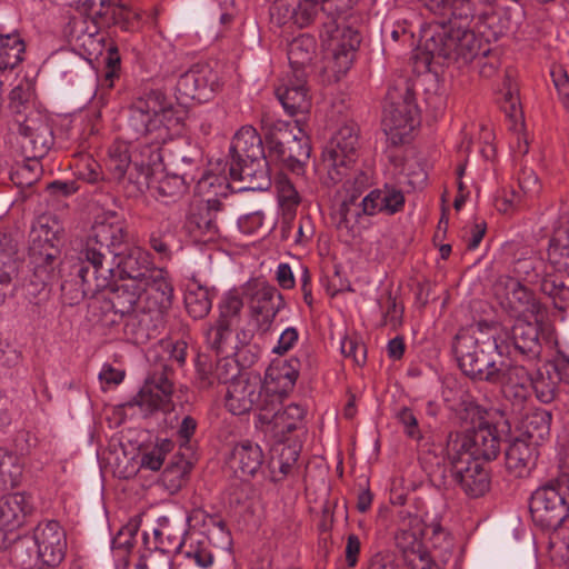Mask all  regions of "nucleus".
Segmentation results:
<instances>
[{"label":"nucleus","instance_id":"3","mask_svg":"<svg viewBox=\"0 0 569 569\" xmlns=\"http://www.w3.org/2000/svg\"><path fill=\"white\" fill-rule=\"evenodd\" d=\"M298 371L288 362L271 366L266 371V397L260 407L258 419L270 425L277 432L296 430L306 416V409L298 403H290L281 409V399L296 385Z\"/></svg>","mask_w":569,"mask_h":569},{"label":"nucleus","instance_id":"34","mask_svg":"<svg viewBox=\"0 0 569 569\" xmlns=\"http://www.w3.org/2000/svg\"><path fill=\"white\" fill-rule=\"evenodd\" d=\"M264 157L262 140L257 130L244 126L234 134L230 144V159Z\"/></svg>","mask_w":569,"mask_h":569},{"label":"nucleus","instance_id":"63","mask_svg":"<svg viewBox=\"0 0 569 569\" xmlns=\"http://www.w3.org/2000/svg\"><path fill=\"white\" fill-rule=\"evenodd\" d=\"M402 313L403 308L397 303L396 299L391 295H389L382 317L383 325L397 328L401 323Z\"/></svg>","mask_w":569,"mask_h":569},{"label":"nucleus","instance_id":"36","mask_svg":"<svg viewBox=\"0 0 569 569\" xmlns=\"http://www.w3.org/2000/svg\"><path fill=\"white\" fill-rule=\"evenodd\" d=\"M446 457L452 469L478 461L473 455L471 440L467 432L450 433L446 447Z\"/></svg>","mask_w":569,"mask_h":569},{"label":"nucleus","instance_id":"17","mask_svg":"<svg viewBox=\"0 0 569 569\" xmlns=\"http://www.w3.org/2000/svg\"><path fill=\"white\" fill-rule=\"evenodd\" d=\"M220 77L208 64H196L182 73L177 82L179 94L197 102H208L221 89Z\"/></svg>","mask_w":569,"mask_h":569},{"label":"nucleus","instance_id":"62","mask_svg":"<svg viewBox=\"0 0 569 569\" xmlns=\"http://www.w3.org/2000/svg\"><path fill=\"white\" fill-rule=\"evenodd\" d=\"M263 224V213L261 211L244 214L238 219V228L244 234L257 233Z\"/></svg>","mask_w":569,"mask_h":569},{"label":"nucleus","instance_id":"39","mask_svg":"<svg viewBox=\"0 0 569 569\" xmlns=\"http://www.w3.org/2000/svg\"><path fill=\"white\" fill-rule=\"evenodd\" d=\"M31 237V256L38 261L44 260L46 262L51 263L58 254V249L53 244L54 233L50 232L46 224L40 223L38 228L32 230Z\"/></svg>","mask_w":569,"mask_h":569},{"label":"nucleus","instance_id":"41","mask_svg":"<svg viewBox=\"0 0 569 569\" xmlns=\"http://www.w3.org/2000/svg\"><path fill=\"white\" fill-rule=\"evenodd\" d=\"M551 415L546 410H537L527 415L522 425L527 440L532 445L542 441L550 431Z\"/></svg>","mask_w":569,"mask_h":569},{"label":"nucleus","instance_id":"61","mask_svg":"<svg viewBox=\"0 0 569 569\" xmlns=\"http://www.w3.org/2000/svg\"><path fill=\"white\" fill-rule=\"evenodd\" d=\"M518 183L525 194H537L540 191L538 176L531 169H521L518 176Z\"/></svg>","mask_w":569,"mask_h":569},{"label":"nucleus","instance_id":"54","mask_svg":"<svg viewBox=\"0 0 569 569\" xmlns=\"http://www.w3.org/2000/svg\"><path fill=\"white\" fill-rule=\"evenodd\" d=\"M81 9L93 22V31L89 33V36H93L97 32V24L99 20H102L108 16L110 10V1L109 0H81Z\"/></svg>","mask_w":569,"mask_h":569},{"label":"nucleus","instance_id":"35","mask_svg":"<svg viewBox=\"0 0 569 569\" xmlns=\"http://www.w3.org/2000/svg\"><path fill=\"white\" fill-rule=\"evenodd\" d=\"M317 43L313 37L300 34L288 46V60L291 73L306 72L316 53Z\"/></svg>","mask_w":569,"mask_h":569},{"label":"nucleus","instance_id":"45","mask_svg":"<svg viewBox=\"0 0 569 569\" xmlns=\"http://www.w3.org/2000/svg\"><path fill=\"white\" fill-rule=\"evenodd\" d=\"M243 299L236 290L228 291L219 303L218 319L233 327L241 315Z\"/></svg>","mask_w":569,"mask_h":569},{"label":"nucleus","instance_id":"28","mask_svg":"<svg viewBox=\"0 0 569 569\" xmlns=\"http://www.w3.org/2000/svg\"><path fill=\"white\" fill-rule=\"evenodd\" d=\"M536 447L526 439H515L506 450V468L515 477L523 478L529 476L536 466Z\"/></svg>","mask_w":569,"mask_h":569},{"label":"nucleus","instance_id":"51","mask_svg":"<svg viewBox=\"0 0 569 569\" xmlns=\"http://www.w3.org/2000/svg\"><path fill=\"white\" fill-rule=\"evenodd\" d=\"M190 466L184 460L171 463L163 470L162 481L168 489L176 491L186 482Z\"/></svg>","mask_w":569,"mask_h":569},{"label":"nucleus","instance_id":"23","mask_svg":"<svg viewBox=\"0 0 569 569\" xmlns=\"http://www.w3.org/2000/svg\"><path fill=\"white\" fill-rule=\"evenodd\" d=\"M498 340L506 339L511 355L518 352L521 355L537 356L540 352L539 325L525 319H517L511 330H501L497 335Z\"/></svg>","mask_w":569,"mask_h":569},{"label":"nucleus","instance_id":"43","mask_svg":"<svg viewBox=\"0 0 569 569\" xmlns=\"http://www.w3.org/2000/svg\"><path fill=\"white\" fill-rule=\"evenodd\" d=\"M548 266L557 273L569 272V239L552 237L547 250Z\"/></svg>","mask_w":569,"mask_h":569},{"label":"nucleus","instance_id":"38","mask_svg":"<svg viewBox=\"0 0 569 569\" xmlns=\"http://www.w3.org/2000/svg\"><path fill=\"white\" fill-rule=\"evenodd\" d=\"M507 298L511 303H517L521 312H528L538 316L541 311V305L535 298L533 293L520 283L518 279L509 278L506 282Z\"/></svg>","mask_w":569,"mask_h":569},{"label":"nucleus","instance_id":"14","mask_svg":"<svg viewBox=\"0 0 569 569\" xmlns=\"http://www.w3.org/2000/svg\"><path fill=\"white\" fill-rule=\"evenodd\" d=\"M262 392L266 393V380L262 383L259 375L243 372L227 387L226 407L233 415L247 413L253 407L260 411Z\"/></svg>","mask_w":569,"mask_h":569},{"label":"nucleus","instance_id":"26","mask_svg":"<svg viewBox=\"0 0 569 569\" xmlns=\"http://www.w3.org/2000/svg\"><path fill=\"white\" fill-rule=\"evenodd\" d=\"M221 203L213 199L208 206L192 210L187 217L186 229L196 240L211 241L219 234L217 212Z\"/></svg>","mask_w":569,"mask_h":569},{"label":"nucleus","instance_id":"10","mask_svg":"<svg viewBox=\"0 0 569 569\" xmlns=\"http://www.w3.org/2000/svg\"><path fill=\"white\" fill-rule=\"evenodd\" d=\"M418 121L415 93L407 81L391 87L387 92L383 109V130L392 143H402Z\"/></svg>","mask_w":569,"mask_h":569},{"label":"nucleus","instance_id":"19","mask_svg":"<svg viewBox=\"0 0 569 569\" xmlns=\"http://www.w3.org/2000/svg\"><path fill=\"white\" fill-rule=\"evenodd\" d=\"M510 357L499 359L487 382L499 386L506 398L521 403L529 393L532 377L523 366L513 363Z\"/></svg>","mask_w":569,"mask_h":569},{"label":"nucleus","instance_id":"16","mask_svg":"<svg viewBox=\"0 0 569 569\" xmlns=\"http://www.w3.org/2000/svg\"><path fill=\"white\" fill-rule=\"evenodd\" d=\"M17 126L22 137L21 146L30 157L42 158L53 146L52 128L40 111L30 110L23 119L19 118Z\"/></svg>","mask_w":569,"mask_h":569},{"label":"nucleus","instance_id":"12","mask_svg":"<svg viewBox=\"0 0 569 569\" xmlns=\"http://www.w3.org/2000/svg\"><path fill=\"white\" fill-rule=\"evenodd\" d=\"M147 286L143 282L128 280L111 289L104 303L113 310L114 315L132 317L140 323L152 322L156 325L162 320L169 309L149 310L150 300H147Z\"/></svg>","mask_w":569,"mask_h":569},{"label":"nucleus","instance_id":"20","mask_svg":"<svg viewBox=\"0 0 569 569\" xmlns=\"http://www.w3.org/2000/svg\"><path fill=\"white\" fill-rule=\"evenodd\" d=\"M173 383L170 379V370L167 365L162 371H154L144 382L139 393L134 397V403L146 413L153 411H169L172 407Z\"/></svg>","mask_w":569,"mask_h":569},{"label":"nucleus","instance_id":"27","mask_svg":"<svg viewBox=\"0 0 569 569\" xmlns=\"http://www.w3.org/2000/svg\"><path fill=\"white\" fill-rule=\"evenodd\" d=\"M263 461L261 447L251 440L238 442L230 453V466L240 478L253 477L261 469Z\"/></svg>","mask_w":569,"mask_h":569},{"label":"nucleus","instance_id":"5","mask_svg":"<svg viewBox=\"0 0 569 569\" xmlns=\"http://www.w3.org/2000/svg\"><path fill=\"white\" fill-rule=\"evenodd\" d=\"M406 198L401 189L386 183L382 188L371 190L359 204L355 199L346 200L338 211L337 230L346 241L356 239L360 232V219L379 213L393 216L403 210Z\"/></svg>","mask_w":569,"mask_h":569},{"label":"nucleus","instance_id":"21","mask_svg":"<svg viewBox=\"0 0 569 569\" xmlns=\"http://www.w3.org/2000/svg\"><path fill=\"white\" fill-rule=\"evenodd\" d=\"M232 181L241 182L240 190H267L271 186L268 161L264 157L234 158L229 161Z\"/></svg>","mask_w":569,"mask_h":569},{"label":"nucleus","instance_id":"32","mask_svg":"<svg viewBox=\"0 0 569 569\" xmlns=\"http://www.w3.org/2000/svg\"><path fill=\"white\" fill-rule=\"evenodd\" d=\"M216 297V290L200 283L196 278H191L186 283L183 302L187 312L193 319H203L212 308V301Z\"/></svg>","mask_w":569,"mask_h":569},{"label":"nucleus","instance_id":"9","mask_svg":"<svg viewBox=\"0 0 569 569\" xmlns=\"http://www.w3.org/2000/svg\"><path fill=\"white\" fill-rule=\"evenodd\" d=\"M358 147L359 138L356 127L341 126L322 152L320 171L325 184H337L349 176L358 158Z\"/></svg>","mask_w":569,"mask_h":569},{"label":"nucleus","instance_id":"42","mask_svg":"<svg viewBox=\"0 0 569 569\" xmlns=\"http://www.w3.org/2000/svg\"><path fill=\"white\" fill-rule=\"evenodd\" d=\"M32 87L29 81L23 80L17 84L9 94V109L14 114V123L19 118L23 119L30 110H36L31 104Z\"/></svg>","mask_w":569,"mask_h":569},{"label":"nucleus","instance_id":"1","mask_svg":"<svg viewBox=\"0 0 569 569\" xmlns=\"http://www.w3.org/2000/svg\"><path fill=\"white\" fill-rule=\"evenodd\" d=\"M186 116V110L160 90H150L132 102L129 126L137 139H146L142 153L150 152L148 162L136 163L138 174H130L134 183L148 182L150 166L161 162L160 144L181 133Z\"/></svg>","mask_w":569,"mask_h":569},{"label":"nucleus","instance_id":"64","mask_svg":"<svg viewBox=\"0 0 569 569\" xmlns=\"http://www.w3.org/2000/svg\"><path fill=\"white\" fill-rule=\"evenodd\" d=\"M298 338L299 332L297 328L288 327L281 332L277 345L272 349V352L279 356L287 353L297 343Z\"/></svg>","mask_w":569,"mask_h":569},{"label":"nucleus","instance_id":"58","mask_svg":"<svg viewBox=\"0 0 569 569\" xmlns=\"http://www.w3.org/2000/svg\"><path fill=\"white\" fill-rule=\"evenodd\" d=\"M277 190L282 206L290 209L299 204V193L287 178L282 177L277 180Z\"/></svg>","mask_w":569,"mask_h":569},{"label":"nucleus","instance_id":"55","mask_svg":"<svg viewBox=\"0 0 569 569\" xmlns=\"http://www.w3.org/2000/svg\"><path fill=\"white\" fill-rule=\"evenodd\" d=\"M240 375L242 373L233 359L223 357L216 362L214 381L229 386L230 381L238 378Z\"/></svg>","mask_w":569,"mask_h":569},{"label":"nucleus","instance_id":"44","mask_svg":"<svg viewBox=\"0 0 569 569\" xmlns=\"http://www.w3.org/2000/svg\"><path fill=\"white\" fill-rule=\"evenodd\" d=\"M288 142L287 168L292 172L300 173L310 157L311 148L306 138L298 137L293 133L291 140Z\"/></svg>","mask_w":569,"mask_h":569},{"label":"nucleus","instance_id":"46","mask_svg":"<svg viewBox=\"0 0 569 569\" xmlns=\"http://www.w3.org/2000/svg\"><path fill=\"white\" fill-rule=\"evenodd\" d=\"M548 266L538 257L518 259L513 264V272L526 281L537 282Z\"/></svg>","mask_w":569,"mask_h":569},{"label":"nucleus","instance_id":"6","mask_svg":"<svg viewBox=\"0 0 569 569\" xmlns=\"http://www.w3.org/2000/svg\"><path fill=\"white\" fill-rule=\"evenodd\" d=\"M453 352L460 369L471 379L488 381L500 358L511 356L506 339L497 336L481 340L467 329L460 330L453 341Z\"/></svg>","mask_w":569,"mask_h":569},{"label":"nucleus","instance_id":"30","mask_svg":"<svg viewBox=\"0 0 569 569\" xmlns=\"http://www.w3.org/2000/svg\"><path fill=\"white\" fill-rule=\"evenodd\" d=\"M262 129L266 130V142L269 154L281 161L287 167L288 146L292 137V132L288 130L290 123L282 120H274L272 117L264 114L261 119Z\"/></svg>","mask_w":569,"mask_h":569},{"label":"nucleus","instance_id":"48","mask_svg":"<svg viewBox=\"0 0 569 569\" xmlns=\"http://www.w3.org/2000/svg\"><path fill=\"white\" fill-rule=\"evenodd\" d=\"M232 332V326L217 319L213 325H209L204 331V337L208 346L217 351L222 352L227 341Z\"/></svg>","mask_w":569,"mask_h":569},{"label":"nucleus","instance_id":"22","mask_svg":"<svg viewBox=\"0 0 569 569\" xmlns=\"http://www.w3.org/2000/svg\"><path fill=\"white\" fill-rule=\"evenodd\" d=\"M306 78V72L288 74L276 89L279 101L290 116L307 113L311 108Z\"/></svg>","mask_w":569,"mask_h":569},{"label":"nucleus","instance_id":"11","mask_svg":"<svg viewBox=\"0 0 569 569\" xmlns=\"http://www.w3.org/2000/svg\"><path fill=\"white\" fill-rule=\"evenodd\" d=\"M249 321L261 335L271 330L277 315L286 307L283 296L266 281L249 280L242 286Z\"/></svg>","mask_w":569,"mask_h":569},{"label":"nucleus","instance_id":"50","mask_svg":"<svg viewBox=\"0 0 569 569\" xmlns=\"http://www.w3.org/2000/svg\"><path fill=\"white\" fill-rule=\"evenodd\" d=\"M322 7V0H300L293 10L292 19L300 28L308 27L318 17Z\"/></svg>","mask_w":569,"mask_h":569},{"label":"nucleus","instance_id":"60","mask_svg":"<svg viewBox=\"0 0 569 569\" xmlns=\"http://www.w3.org/2000/svg\"><path fill=\"white\" fill-rule=\"evenodd\" d=\"M341 352L345 357L352 359L357 365L366 362L367 349L365 345L353 338H345L341 341Z\"/></svg>","mask_w":569,"mask_h":569},{"label":"nucleus","instance_id":"8","mask_svg":"<svg viewBox=\"0 0 569 569\" xmlns=\"http://www.w3.org/2000/svg\"><path fill=\"white\" fill-rule=\"evenodd\" d=\"M351 9L346 0H322V13L328 21L323 22L320 33L325 48L332 54L331 69L337 77L343 76L352 66L355 52L361 38L351 27H340L336 16Z\"/></svg>","mask_w":569,"mask_h":569},{"label":"nucleus","instance_id":"7","mask_svg":"<svg viewBox=\"0 0 569 569\" xmlns=\"http://www.w3.org/2000/svg\"><path fill=\"white\" fill-rule=\"evenodd\" d=\"M150 253L134 247L118 262L121 278L137 280L147 286V300L149 309L158 311L160 309H170L173 299V287L168 280L167 272L162 269L152 268Z\"/></svg>","mask_w":569,"mask_h":569},{"label":"nucleus","instance_id":"53","mask_svg":"<svg viewBox=\"0 0 569 569\" xmlns=\"http://www.w3.org/2000/svg\"><path fill=\"white\" fill-rule=\"evenodd\" d=\"M172 449L170 440H162L159 445L154 446L151 450L143 453L141 466L150 470H159L164 461L166 455Z\"/></svg>","mask_w":569,"mask_h":569},{"label":"nucleus","instance_id":"49","mask_svg":"<svg viewBox=\"0 0 569 569\" xmlns=\"http://www.w3.org/2000/svg\"><path fill=\"white\" fill-rule=\"evenodd\" d=\"M530 387L533 389L537 399L542 403H550L556 398L557 381L549 373L537 372Z\"/></svg>","mask_w":569,"mask_h":569},{"label":"nucleus","instance_id":"33","mask_svg":"<svg viewBox=\"0 0 569 569\" xmlns=\"http://www.w3.org/2000/svg\"><path fill=\"white\" fill-rule=\"evenodd\" d=\"M467 433L478 461L480 459L490 461L498 457L500 452V436L495 426L481 423L478 428L467 431Z\"/></svg>","mask_w":569,"mask_h":569},{"label":"nucleus","instance_id":"37","mask_svg":"<svg viewBox=\"0 0 569 569\" xmlns=\"http://www.w3.org/2000/svg\"><path fill=\"white\" fill-rule=\"evenodd\" d=\"M26 43L19 33H0V70H12L23 61Z\"/></svg>","mask_w":569,"mask_h":569},{"label":"nucleus","instance_id":"24","mask_svg":"<svg viewBox=\"0 0 569 569\" xmlns=\"http://www.w3.org/2000/svg\"><path fill=\"white\" fill-rule=\"evenodd\" d=\"M143 148H144V146L141 147V149H143ZM140 154L142 157V159L140 161H138V160L132 161L131 156L129 153L128 146H126L123 143H114L110 147L109 159H108V164H107L108 170L110 171V173L112 174V178L114 180L121 182L126 179V176L128 173V181L131 182L139 191H141L144 187H150V184L153 183V181H152L153 167L158 166L160 163V162H158L157 164H151L150 166V174L148 177V182L146 184L138 186L137 183H134V181H132L130 179V174H131V172H132L133 177H136L138 174V171L136 169V163L140 164V163H142V161L148 162L150 152L146 151L144 153H142V150H140Z\"/></svg>","mask_w":569,"mask_h":569},{"label":"nucleus","instance_id":"13","mask_svg":"<svg viewBox=\"0 0 569 569\" xmlns=\"http://www.w3.org/2000/svg\"><path fill=\"white\" fill-rule=\"evenodd\" d=\"M562 491L553 483L538 488L531 496L530 513L532 520L547 529H556L568 516L569 507Z\"/></svg>","mask_w":569,"mask_h":569},{"label":"nucleus","instance_id":"31","mask_svg":"<svg viewBox=\"0 0 569 569\" xmlns=\"http://www.w3.org/2000/svg\"><path fill=\"white\" fill-rule=\"evenodd\" d=\"M421 2L431 13L452 21H469L476 16L486 17V13L479 11L472 0H421Z\"/></svg>","mask_w":569,"mask_h":569},{"label":"nucleus","instance_id":"57","mask_svg":"<svg viewBox=\"0 0 569 569\" xmlns=\"http://www.w3.org/2000/svg\"><path fill=\"white\" fill-rule=\"evenodd\" d=\"M173 236L167 230H154L149 238L150 247L163 259L171 258V240Z\"/></svg>","mask_w":569,"mask_h":569},{"label":"nucleus","instance_id":"2","mask_svg":"<svg viewBox=\"0 0 569 569\" xmlns=\"http://www.w3.org/2000/svg\"><path fill=\"white\" fill-rule=\"evenodd\" d=\"M126 237L123 221H101L93 226L92 234L80 253L81 262L76 266L81 282V297L94 296L112 284L116 273L112 264L103 263L104 250L117 254L114 250L124 242Z\"/></svg>","mask_w":569,"mask_h":569},{"label":"nucleus","instance_id":"29","mask_svg":"<svg viewBox=\"0 0 569 569\" xmlns=\"http://www.w3.org/2000/svg\"><path fill=\"white\" fill-rule=\"evenodd\" d=\"M452 475L462 491L471 498L481 497L489 490V472L480 461L455 468Z\"/></svg>","mask_w":569,"mask_h":569},{"label":"nucleus","instance_id":"52","mask_svg":"<svg viewBox=\"0 0 569 569\" xmlns=\"http://www.w3.org/2000/svg\"><path fill=\"white\" fill-rule=\"evenodd\" d=\"M186 558L193 561L200 568H209L213 563V555L210 549L209 542L206 539L190 543L189 548L184 551Z\"/></svg>","mask_w":569,"mask_h":569},{"label":"nucleus","instance_id":"40","mask_svg":"<svg viewBox=\"0 0 569 569\" xmlns=\"http://www.w3.org/2000/svg\"><path fill=\"white\" fill-rule=\"evenodd\" d=\"M19 268L20 262L11 241L6 236L0 237V284H10L17 278Z\"/></svg>","mask_w":569,"mask_h":569},{"label":"nucleus","instance_id":"18","mask_svg":"<svg viewBox=\"0 0 569 569\" xmlns=\"http://www.w3.org/2000/svg\"><path fill=\"white\" fill-rule=\"evenodd\" d=\"M37 557L42 565L58 566L67 551V537L63 528L56 520L39 522L32 532Z\"/></svg>","mask_w":569,"mask_h":569},{"label":"nucleus","instance_id":"56","mask_svg":"<svg viewBox=\"0 0 569 569\" xmlns=\"http://www.w3.org/2000/svg\"><path fill=\"white\" fill-rule=\"evenodd\" d=\"M397 420L402 425L405 433L415 440L422 438L421 430L419 428L418 419L409 407L400 408L396 413Z\"/></svg>","mask_w":569,"mask_h":569},{"label":"nucleus","instance_id":"15","mask_svg":"<svg viewBox=\"0 0 569 569\" xmlns=\"http://www.w3.org/2000/svg\"><path fill=\"white\" fill-rule=\"evenodd\" d=\"M31 497L14 492L0 498V548H7L17 538L18 531L32 513Z\"/></svg>","mask_w":569,"mask_h":569},{"label":"nucleus","instance_id":"59","mask_svg":"<svg viewBox=\"0 0 569 569\" xmlns=\"http://www.w3.org/2000/svg\"><path fill=\"white\" fill-rule=\"evenodd\" d=\"M540 288L549 297H560L566 290V286L558 274H551L547 269L540 277Z\"/></svg>","mask_w":569,"mask_h":569},{"label":"nucleus","instance_id":"47","mask_svg":"<svg viewBox=\"0 0 569 569\" xmlns=\"http://www.w3.org/2000/svg\"><path fill=\"white\" fill-rule=\"evenodd\" d=\"M188 183L186 174H166L158 180L154 189L161 198L176 199L186 192Z\"/></svg>","mask_w":569,"mask_h":569},{"label":"nucleus","instance_id":"25","mask_svg":"<svg viewBox=\"0 0 569 569\" xmlns=\"http://www.w3.org/2000/svg\"><path fill=\"white\" fill-rule=\"evenodd\" d=\"M423 535L425 522L419 516L407 513L401 517L395 535V542L403 553L406 563L411 561L413 553L427 552L422 545Z\"/></svg>","mask_w":569,"mask_h":569},{"label":"nucleus","instance_id":"4","mask_svg":"<svg viewBox=\"0 0 569 569\" xmlns=\"http://www.w3.org/2000/svg\"><path fill=\"white\" fill-rule=\"evenodd\" d=\"M423 49L432 58L462 68L479 57L481 39L462 21L435 22L421 31Z\"/></svg>","mask_w":569,"mask_h":569}]
</instances>
